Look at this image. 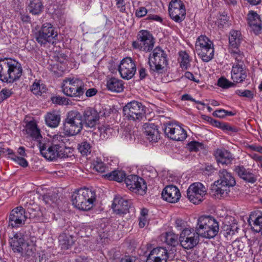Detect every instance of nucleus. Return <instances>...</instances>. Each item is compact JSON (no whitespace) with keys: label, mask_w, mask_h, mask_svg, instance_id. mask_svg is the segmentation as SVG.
I'll list each match as a JSON object with an SVG mask.
<instances>
[{"label":"nucleus","mask_w":262,"mask_h":262,"mask_svg":"<svg viewBox=\"0 0 262 262\" xmlns=\"http://www.w3.org/2000/svg\"><path fill=\"white\" fill-rule=\"evenodd\" d=\"M104 176L110 181L121 182L124 180L127 188L136 194L143 195L146 193L147 188L145 181L137 175L130 174L126 177L124 171L115 170Z\"/></svg>","instance_id":"f257e3e1"},{"label":"nucleus","mask_w":262,"mask_h":262,"mask_svg":"<svg viewBox=\"0 0 262 262\" xmlns=\"http://www.w3.org/2000/svg\"><path fill=\"white\" fill-rule=\"evenodd\" d=\"M23 73L22 67L15 60L0 59V80L7 83L17 81Z\"/></svg>","instance_id":"f03ea898"},{"label":"nucleus","mask_w":262,"mask_h":262,"mask_svg":"<svg viewBox=\"0 0 262 262\" xmlns=\"http://www.w3.org/2000/svg\"><path fill=\"white\" fill-rule=\"evenodd\" d=\"M96 200L95 191L88 188H80L73 192L72 195L73 205L80 210L91 209Z\"/></svg>","instance_id":"7ed1b4c3"},{"label":"nucleus","mask_w":262,"mask_h":262,"mask_svg":"<svg viewBox=\"0 0 262 262\" xmlns=\"http://www.w3.org/2000/svg\"><path fill=\"white\" fill-rule=\"evenodd\" d=\"M148 63L151 73H162L165 67L168 64L167 55L161 47H157L150 53Z\"/></svg>","instance_id":"20e7f679"},{"label":"nucleus","mask_w":262,"mask_h":262,"mask_svg":"<svg viewBox=\"0 0 262 262\" xmlns=\"http://www.w3.org/2000/svg\"><path fill=\"white\" fill-rule=\"evenodd\" d=\"M82 115L76 111L68 113L63 123V129L67 136H74L78 134L83 127Z\"/></svg>","instance_id":"39448f33"},{"label":"nucleus","mask_w":262,"mask_h":262,"mask_svg":"<svg viewBox=\"0 0 262 262\" xmlns=\"http://www.w3.org/2000/svg\"><path fill=\"white\" fill-rule=\"evenodd\" d=\"M57 37L56 28L49 23L42 24L40 29L35 33L36 40L40 46H45L47 43L56 44Z\"/></svg>","instance_id":"423d86ee"},{"label":"nucleus","mask_w":262,"mask_h":262,"mask_svg":"<svg viewBox=\"0 0 262 262\" xmlns=\"http://www.w3.org/2000/svg\"><path fill=\"white\" fill-rule=\"evenodd\" d=\"M123 115L129 121H139L145 114V107L142 103L132 101L127 103L123 108Z\"/></svg>","instance_id":"0eeeda50"},{"label":"nucleus","mask_w":262,"mask_h":262,"mask_svg":"<svg viewBox=\"0 0 262 262\" xmlns=\"http://www.w3.org/2000/svg\"><path fill=\"white\" fill-rule=\"evenodd\" d=\"M66 84L62 86V91L67 96L80 98L85 91L83 82L78 78H69L63 81Z\"/></svg>","instance_id":"6e6552de"},{"label":"nucleus","mask_w":262,"mask_h":262,"mask_svg":"<svg viewBox=\"0 0 262 262\" xmlns=\"http://www.w3.org/2000/svg\"><path fill=\"white\" fill-rule=\"evenodd\" d=\"M25 132L32 138L34 145L38 147H53L48 139L42 138L40 130L34 121H30L26 124Z\"/></svg>","instance_id":"1a4fd4ad"},{"label":"nucleus","mask_w":262,"mask_h":262,"mask_svg":"<svg viewBox=\"0 0 262 262\" xmlns=\"http://www.w3.org/2000/svg\"><path fill=\"white\" fill-rule=\"evenodd\" d=\"M200 236L193 228L184 229L180 236V244L184 249H191L199 244Z\"/></svg>","instance_id":"9d476101"},{"label":"nucleus","mask_w":262,"mask_h":262,"mask_svg":"<svg viewBox=\"0 0 262 262\" xmlns=\"http://www.w3.org/2000/svg\"><path fill=\"white\" fill-rule=\"evenodd\" d=\"M164 133L168 138L177 141H183L187 137L186 130L180 125L171 122L164 124Z\"/></svg>","instance_id":"9b49d317"},{"label":"nucleus","mask_w":262,"mask_h":262,"mask_svg":"<svg viewBox=\"0 0 262 262\" xmlns=\"http://www.w3.org/2000/svg\"><path fill=\"white\" fill-rule=\"evenodd\" d=\"M206 194V189L201 183L191 184L187 190V195L189 201L194 204L202 202Z\"/></svg>","instance_id":"f8f14e48"},{"label":"nucleus","mask_w":262,"mask_h":262,"mask_svg":"<svg viewBox=\"0 0 262 262\" xmlns=\"http://www.w3.org/2000/svg\"><path fill=\"white\" fill-rule=\"evenodd\" d=\"M121 77L124 79H130L135 74L136 66L134 61L130 57L123 58L118 68Z\"/></svg>","instance_id":"ddd939ff"},{"label":"nucleus","mask_w":262,"mask_h":262,"mask_svg":"<svg viewBox=\"0 0 262 262\" xmlns=\"http://www.w3.org/2000/svg\"><path fill=\"white\" fill-rule=\"evenodd\" d=\"M27 217L25 214V209L21 206L13 209L9 217V225L13 228L21 227L25 224Z\"/></svg>","instance_id":"4468645a"},{"label":"nucleus","mask_w":262,"mask_h":262,"mask_svg":"<svg viewBox=\"0 0 262 262\" xmlns=\"http://www.w3.org/2000/svg\"><path fill=\"white\" fill-rule=\"evenodd\" d=\"M100 116L98 112L91 107L87 108L82 115L83 125L88 128H94L99 121Z\"/></svg>","instance_id":"2eb2a0df"},{"label":"nucleus","mask_w":262,"mask_h":262,"mask_svg":"<svg viewBox=\"0 0 262 262\" xmlns=\"http://www.w3.org/2000/svg\"><path fill=\"white\" fill-rule=\"evenodd\" d=\"M162 197L166 201L175 203L178 202L181 197V193L177 187L170 185L166 186L162 192Z\"/></svg>","instance_id":"dca6fc26"},{"label":"nucleus","mask_w":262,"mask_h":262,"mask_svg":"<svg viewBox=\"0 0 262 262\" xmlns=\"http://www.w3.org/2000/svg\"><path fill=\"white\" fill-rule=\"evenodd\" d=\"M247 20L250 31L256 35L259 34L262 29L260 16L256 12L251 10L247 14Z\"/></svg>","instance_id":"f3484780"},{"label":"nucleus","mask_w":262,"mask_h":262,"mask_svg":"<svg viewBox=\"0 0 262 262\" xmlns=\"http://www.w3.org/2000/svg\"><path fill=\"white\" fill-rule=\"evenodd\" d=\"M143 47V51L146 52H150L154 46L155 39L152 35L147 30H141L137 36Z\"/></svg>","instance_id":"a211bd4d"},{"label":"nucleus","mask_w":262,"mask_h":262,"mask_svg":"<svg viewBox=\"0 0 262 262\" xmlns=\"http://www.w3.org/2000/svg\"><path fill=\"white\" fill-rule=\"evenodd\" d=\"M248 70L244 64H234L232 67L231 78L234 82L241 83L247 76Z\"/></svg>","instance_id":"6ab92c4d"},{"label":"nucleus","mask_w":262,"mask_h":262,"mask_svg":"<svg viewBox=\"0 0 262 262\" xmlns=\"http://www.w3.org/2000/svg\"><path fill=\"white\" fill-rule=\"evenodd\" d=\"M129 202L120 196H116L113 201L112 208L117 214L122 215L128 212Z\"/></svg>","instance_id":"aec40b11"},{"label":"nucleus","mask_w":262,"mask_h":262,"mask_svg":"<svg viewBox=\"0 0 262 262\" xmlns=\"http://www.w3.org/2000/svg\"><path fill=\"white\" fill-rule=\"evenodd\" d=\"M216 181L211 185L209 193L214 199H221L227 197L230 191L229 188L219 183Z\"/></svg>","instance_id":"412c9836"},{"label":"nucleus","mask_w":262,"mask_h":262,"mask_svg":"<svg viewBox=\"0 0 262 262\" xmlns=\"http://www.w3.org/2000/svg\"><path fill=\"white\" fill-rule=\"evenodd\" d=\"M39 152L45 158L49 161H53L57 158L68 157L67 153H64V151H63L62 150L58 151L57 148H39Z\"/></svg>","instance_id":"4be33fe9"},{"label":"nucleus","mask_w":262,"mask_h":262,"mask_svg":"<svg viewBox=\"0 0 262 262\" xmlns=\"http://www.w3.org/2000/svg\"><path fill=\"white\" fill-rule=\"evenodd\" d=\"M144 133L147 139L151 143H156L160 139V134L157 125L154 123H145L144 125Z\"/></svg>","instance_id":"5701e85b"},{"label":"nucleus","mask_w":262,"mask_h":262,"mask_svg":"<svg viewBox=\"0 0 262 262\" xmlns=\"http://www.w3.org/2000/svg\"><path fill=\"white\" fill-rule=\"evenodd\" d=\"M214 224V218L210 216H201L198 220L196 231L202 236V233Z\"/></svg>","instance_id":"b1692460"},{"label":"nucleus","mask_w":262,"mask_h":262,"mask_svg":"<svg viewBox=\"0 0 262 262\" xmlns=\"http://www.w3.org/2000/svg\"><path fill=\"white\" fill-rule=\"evenodd\" d=\"M235 171L241 179L246 182L253 184L257 181L256 176L249 169H246L243 166L235 167Z\"/></svg>","instance_id":"393cba45"},{"label":"nucleus","mask_w":262,"mask_h":262,"mask_svg":"<svg viewBox=\"0 0 262 262\" xmlns=\"http://www.w3.org/2000/svg\"><path fill=\"white\" fill-rule=\"evenodd\" d=\"M214 156L217 162L223 164H230L234 159L233 155L225 148H217Z\"/></svg>","instance_id":"a878e982"},{"label":"nucleus","mask_w":262,"mask_h":262,"mask_svg":"<svg viewBox=\"0 0 262 262\" xmlns=\"http://www.w3.org/2000/svg\"><path fill=\"white\" fill-rule=\"evenodd\" d=\"M220 179L219 183L226 187V188H229L230 187H233L235 185L236 181L232 174L228 172L226 170L223 169L219 172Z\"/></svg>","instance_id":"bb28decb"},{"label":"nucleus","mask_w":262,"mask_h":262,"mask_svg":"<svg viewBox=\"0 0 262 262\" xmlns=\"http://www.w3.org/2000/svg\"><path fill=\"white\" fill-rule=\"evenodd\" d=\"M242 37L240 31L236 30H231L229 35V50L239 48Z\"/></svg>","instance_id":"cd10ccee"},{"label":"nucleus","mask_w":262,"mask_h":262,"mask_svg":"<svg viewBox=\"0 0 262 262\" xmlns=\"http://www.w3.org/2000/svg\"><path fill=\"white\" fill-rule=\"evenodd\" d=\"M123 82L115 77H112L107 80L106 86L108 90L113 92L120 93L124 89Z\"/></svg>","instance_id":"c85d7f7f"},{"label":"nucleus","mask_w":262,"mask_h":262,"mask_svg":"<svg viewBox=\"0 0 262 262\" xmlns=\"http://www.w3.org/2000/svg\"><path fill=\"white\" fill-rule=\"evenodd\" d=\"M25 243V241L23 236L20 234L17 233L11 238L10 242V246L13 252L17 253L22 252V245Z\"/></svg>","instance_id":"c756f323"},{"label":"nucleus","mask_w":262,"mask_h":262,"mask_svg":"<svg viewBox=\"0 0 262 262\" xmlns=\"http://www.w3.org/2000/svg\"><path fill=\"white\" fill-rule=\"evenodd\" d=\"M59 245L63 250H68L71 248L74 243V237L72 235L62 233L58 237Z\"/></svg>","instance_id":"7c9ffc66"},{"label":"nucleus","mask_w":262,"mask_h":262,"mask_svg":"<svg viewBox=\"0 0 262 262\" xmlns=\"http://www.w3.org/2000/svg\"><path fill=\"white\" fill-rule=\"evenodd\" d=\"M198 55L204 62H208L211 60L214 56L213 46L209 47L203 49H196Z\"/></svg>","instance_id":"2f4dec72"},{"label":"nucleus","mask_w":262,"mask_h":262,"mask_svg":"<svg viewBox=\"0 0 262 262\" xmlns=\"http://www.w3.org/2000/svg\"><path fill=\"white\" fill-rule=\"evenodd\" d=\"M28 8L29 12L33 15L40 14L43 9L42 0H30Z\"/></svg>","instance_id":"473e14b6"},{"label":"nucleus","mask_w":262,"mask_h":262,"mask_svg":"<svg viewBox=\"0 0 262 262\" xmlns=\"http://www.w3.org/2000/svg\"><path fill=\"white\" fill-rule=\"evenodd\" d=\"M60 116L56 111L48 113L45 117L46 124L50 127H57L60 122Z\"/></svg>","instance_id":"72a5a7b5"},{"label":"nucleus","mask_w":262,"mask_h":262,"mask_svg":"<svg viewBox=\"0 0 262 262\" xmlns=\"http://www.w3.org/2000/svg\"><path fill=\"white\" fill-rule=\"evenodd\" d=\"M170 18L177 23L182 22L185 18V8L172 9L168 10Z\"/></svg>","instance_id":"f704fd0d"},{"label":"nucleus","mask_w":262,"mask_h":262,"mask_svg":"<svg viewBox=\"0 0 262 262\" xmlns=\"http://www.w3.org/2000/svg\"><path fill=\"white\" fill-rule=\"evenodd\" d=\"M237 224L235 223L230 224L229 222H228V223L224 222L220 233L227 237L228 235H233L235 232H237Z\"/></svg>","instance_id":"c9c22d12"},{"label":"nucleus","mask_w":262,"mask_h":262,"mask_svg":"<svg viewBox=\"0 0 262 262\" xmlns=\"http://www.w3.org/2000/svg\"><path fill=\"white\" fill-rule=\"evenodd\" d=\"M219 231V225L218 222L214 219V224L210 226L207 230L202 233V237L211 238L215 237Z\"/></svg>","instance_id":"e433bc0d"},{"label":"nucleus","mask_w":262,"mask_h":262,"mask_svg":"<svg viewBox=\"0 0 262 262\" xmlns=\"http://www.w3.org/2000/svg\"><path fill=\"white\" fill-rule=\"evenodd\" d=\"M248 222L250 224L252 222L254 225L259 226L258 231H260L262 229V212L258 211L252 212L249 216Z\"/></svg>","instance_id":"4c0bfd02"},{"label":"nucleus","mask_w":262,"mask_h":262,"mask_svg":"<svg viewBox=\"0 0 262 262\" xmlns=\"http://www.w3.org/2000/svg\"><path fill=\"white\" fill-rule=\"evenodd\" d=\"M212 46H213V43L205 35H201L197 38L195 43V50Z\"/></svg>","instance_id":"58836bf2"},{"label":"nucleus","mask_w":262,"mask_h":262,"mask_svg":"<svg viewBox=\"0 0 262 262\" xmlns=\"http://www.w3.org/2000/svg\"><path fill=\"white\" fill-rule=\"evenodd\" d=\"M150 254L156 257H162V259H164L165 262L167 261L168 258L167 250L166 248L161 247L154 248L150 252Z\"/></svg>","instance_id":"ea45409f"},{"label":"nucleus","mask_w":262,"mask_h":262,"mask_svg":"<svg viewBox=\"0 0 262 262\" xmlns=\"http://www.w3.org/2000/svg\"><path fill=\"white\" fill-rule=\"evenodd\" d=\"M229 52L235 60L236 62L234 64H244V58L245 56L243 52L240 51L239 48H236V49L229 50Z\"/></svg>","instance_id":"a19ab883"},{"label":"nucleus","mask_w":262,"mask_h":262,"mask_svg":"<svg viewBox=\"0 0 262 262\" xmlns=\"http://www.w3.org/2000/svg\"><path fill=\"white\" fill-rule=\"evenodd\" d=\"M178 235L172 232H166L164 236L165 242L168 245L172 247H176L178 245Z\"/></svg>","instance_id":"79ce46f5"},{"label":"nucleus","mask_w":262,"mask_h":262,"mask_svg":"<svg viewBox=\"0 0 262 262\" xmlns=\"http://www.w3.org/2000/svg\"><path fill=\"white\" fill-rule=\"evenodd\" d=\"M7 150L10 157L14 161L17 162L19 165L23 167H26L28 166V162L25 158L16 156L10 148H7Z\"/></svg>","instance_id":"37998d69"},{"label":"nucleus","mask_w":262,"mask_h":262,"mask_svg":"<svg viewBox=\"0 0 262 262\" xmlns=\"http://www.w3.org/2000/svg\"><path fill=\"white\" fill-rule=\"evenodd\" d=\"M178 149L179 151V154L180 156L177 155L173 156V158L178 159L187 158L189 156L191 152H197L199 150V148H175Z\"/></svg>","instance_id":"c03bdc74"},{"label":"nucleus","mask_w":262,"mask_h":262,"mask_svg":"<svg viewBox=\"0 0 262 262\" xmlns=\"http://www.w3.org/2000/svg\"><path fill=\"white\" fill-rule=\"evenodd\" d=\"M179 55L181 58L180 67L182 69L187 70L190 66V60L189 59V56L188 54L186 52L184 51L180 52Z\"/></svg>","instance_id":"a18cd8bd"},{"label":"nucleus","mask_w":262,"mask_h":262,"mask_svg":"<svg viewBox=\"0 0 262 262\" xmlns=\"http://www.w3.org/2000/svg\"><path fill=\"white\" fill-rule=\"evenodd\" d=\"M22 252H19L21 255H26L27 256H32L35 253V248L32 245H29L28 243L25 242L22 245Z\"/></svg>","instance_id":"49530a36"},{"label":"nucleus","mask_w":262,"mask_h":262,"mask_svg":"<svg viewBox=\"0 0 262 262\" xmlns=\"http://www.w3.org/2000/svg\"><path fill=\"white\" fill-rule=\"evenodd\" d=\"M66 69V65L56 63L50 65V70L53 72L57 76H59L62 75Z\"/></svg>","instance_id":"de8ad7c7"},{"label":"nucleus","mask_w":262,"mask_h":262,"mask_svg":"<svg viewBox=\"0 0 262 262\" xmlns=\"http://www.w3.org/2000/svg\"><path fill=\"white\" fill-rule=\"evenodd\" d=\"M217 85L223 89H228L235 86V83L230 81L225 77H222L218 79Z\"/></svg>","instance_id":"09e8293b"},{"label":"nucleus","mask_w":262,"mask_h":262,"mask_svg":"<svg viewBox=\"0 0 262 262\" xmlns=\"http://www.w3.org/2000/svg\"><path fill=\"white\" fill-rule=\"evenodd\" d=\"M43 201L48 204H52L57 200V194L55 193H48L43 195Z\"/></svg>","instance_id":"8fccbe9b"},{"label":"nucleus","mask_w":262,"mask_h":262,"mask_svg":"<svg viewBox=\"0 0 262 262\" xmlns=\"http://www.w3.org/2000/svg\"><path fill=\"white\" fill-rule=\"evenodd\" d=\"M52 102L56 104L63 105L68 104V99L62 96H52L51 98Z\"/></svg>","instance_id":"3c124183"},{"label":"nucleus","mask_w":262,"mask_h":262,"mask_svg":"<svg viewBox=\"0 0 262 262\" xmlns=\"http://www.w3.org/2000/svg\"><path fill=\"white\" fill-rule=\"evenodd\" d=\"M94 168L99 172H104L105 171V164L98 159L94 162Z\"/></svg>","instance_id":"603ef678"},{"label":"nucleus","mask_w":262,"mask_h":262,"mask_svg":"<svg viewBox=\"0 0 262 262\" xmlns=\"http://www.w3.org/2000/svg\"><path fill=\"white\" fill-rule=\"evenodd\" d=\"M180 8H185L183 2L181 0H172L169 5L168 10Z\"/></svg>","instance_id":"864d4df0"},{"label":"nucleus","mask_w":262,"mask_h":262,"mask_svg":"<svg viewBox=\"0 0 262 262\" xmlns=\"http://www.w3.org/2000/svg\"><path fill=\"white\" fill-rule=\"evenodd\" d=\"M235 94L240 97H246L250 99L253 98L254 95L252 91L248 90L244 91L237 90L235 91Z\"/></svg>","instance_id":"5fc2aeb1"},{"label":"nucleus","mask_w":262,"mask_h":262,"mask_svg":"<svg viewBox=\"0 0 262 262\" xmlns=\"http://www.w3.org/2000/svg\"><path fill=\"white\" fill-rule=\"evenodd\" d=\"M13 94L11 90L7 89H3L0 92V102H2L9 98Z\"/></svg>","instance_id":"6e6d98bb"},{"label":"nucleus","mask_w":262,"mask_h":262,"mask_svg":"<svg viewBox=\"0 0 262 262\" xmlns=\"http://www.w3.org/2000/svg\"><path fill=\"white\" fill-rule=\"evenodd\" d=\"M40 87L39 81L36 79L31 85L30 90L34 94L40 95Z\"/></svg>","instance_id":"4d7b16f0"},{"label":"nucleus","mask_w":262,"mask_h":262,"mask_svg":"<svg viewBox=\"0 0 262 262\" xmlns=\"http://www.w3.org/2000/svg\"><path fill=\"white\" fill-rule=\"evenodd\" d=\"M55 60L58 63L61 65H66L68 61V56L64 53H59L55 57Z\"/></svg>","instance_id":"13d9d810"},{"label":"nucleus","mask_w":262,"mask_h":262,"mask_svg":"<svg viewBox=\"0 0 262 262\" xmlns=\"http://www.w3.org/2000/svg\"><path fill=\"white\" fill-rule=\"evenodd\" d=\"M83 157H85L87 159H90L92 156L91 148H77Z\"/></svg>","instance_id":"bf43d9fd"},{"label":"nucleus","mask_w":262,"mask_h":262,"mask_svg":"<svg viewBox=\"0 0 262 262\" xmlns=\"http://www.w3.org/2000/svg\"><path fill=\"white\" fill-rule=\"evenodd\" d=\"M120 262H140V260L136 256L125 255L121 258Z\"/></svg>","instance_id":"052dcab7"},{"label":"nucleus","mask_w":262,"mask_h":262,"mask_svg":"<svg viewBox=\"0 0 262 262\" xmlns=\"http://www.w3.org/2000/svg\"><path fill=\"white\" fill-rule=\"evenodd\" d=\"M147 13V10L145 7H141L139 8L136 11V16L138 17H142L144 16Z\"/></svg>","instance_id":"680f3d73"},{"label":"nucleus","mask_w":262,"mask_h":262,"mask_svg":"<svg viewBox=\"0 0 262 262\" xmlns=\"http://www.w3.org/2000/svg\"><path fill=\"white\" fill-rule=\"evenodd\" d=\"M162 257H156L149 253L146 262H165L164 259H162Z\"/></svg>","instance_id":"e2e57ef3"},{"label":"nucleus","mask_w":262,"mask_h":262,"mask_svg":"<svg viewBox=\"0 0 262 262\" xmlns=\"http://www.w3.org/2000/svg\"><path fill=\"white\" fill-rule=\"evenodd\" d=\"M38 258L39 262H48L49 254L44 251H41L38 253Z\"/></svg>","instance_id":"0e129e2a"},{"label":"nucleus","mask_w":262,"mask_h":262,"mask_svg":"<svg viewBox=\"0 0 262 262\" xmlns=\"http://www.w3.org/2000/svg\"><path fill=\"white\" fill-rule=\"evenodd\" d=\"M188 147H204V144L202 142H199L195 141H192L187 144Z\"/></svg>","instance_id":"69168bd1"},{"label":"nucleus","mask_w":262,"mask_h":262,"mask_svg":"<svg viewBox=\"0 0 262 262\" xmlns=\"http://www.w3.org/2000/svg\"><path fill=\"white\" fill-rule=\"evenodd\" d=\"M229 16L227 15L221 14L219 17V24L221 26H224L229 20Z\"/></svg>","instance_id":"338daca9"},{"label":"nucleus","mask_w":262,"mask_h":262,"mask_svg":"<svg viewBox=\"0 0 262 262\" xmlns=\"http://www.w3.org/2000/svg\"><path fill=\"white\" fill-rule=\"evenodd\" d=\"M215 169L212 165H208L206 166L205 168V169L203 171V172L205 174L209 176L211 175L212 173L214 172Z\"/></svg>","instance_id":"774afa93"}]
</instances>
